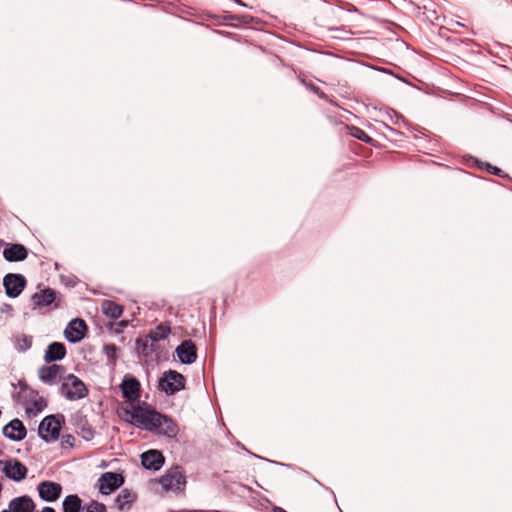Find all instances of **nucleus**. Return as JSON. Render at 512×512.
Returning <instances> with one entry per match:
<instances>
[{"instance_id": "7", "label": "nucleus", "mask_w": 512, "mask_h": 512, "mask_svg": "<svg viewBox=\"0 0 512 512\" xmlns=\"http://www.w3.org/2000/svg\"><path fill=\"white\" fill-rule=\"evenodd\" d=\"M153 431L169 438H174L177 436L179 428L171 418L158 412L153 425Z\"/></svg>"}, {"instance_id": "19", "label": "nucleus", "mask_w": 512, "mask_h": 512, "mask_svg": "<svg viewBox=\"0 0 512 512\" xmlns=\"http://www.w3.org/2000/svg\"><path fill=\"white\" fill-rule=\"evenodd\" d=\"M9 510L11 512H34L35 503L30 496L22 495L9 502Z\"/></svg>"}, {"instance_id": "10", "label": "nucleus", "mask_w": 512, "mask_h": 512, "mask_svg": "<svg viewBox=\"0 0 512 512\" xmlns=\"http://www.w3.org/2000/svg\"><path fill=\"white\" fill-rule=\"evenodd\" d=\"M39 497L45 502H55L62 493V486L53 481H42L37 486Z\"/></svg>"}, {"instance_id": "13", "label": "nucleus", "mask_w": 512, "mask_h": 512, "mask_svg": "<svg viewBox=\"0 0 512 512\" xmlns=\"http://www.w3.org/2000/svg\"><path fill=\"white\" fill-rule=\"evenodd\" d=\"M3 435L11 441H21L27 435V429L21 420L15 418L3 427Z\"/></svg>"}, {"instance_id": "9", "label": "nucleus", "mask_w": 512, "mask_h": 512, "mask_svg": "<svg viewBox=\"0 0 512 512\" xmlns=\"http://www.w3.org/2000/svg\"><path fill=\"white\" fill-rule=\"evenodd\" d=\"M3 464V473L9 479L16 482H20L26 478L27 467L17 459H10L5 462L0 461Z\"/></svg>"}, {"instance_id": "18", "label": "nucleus", "mask_w": 512, "mask_h": 512, "mask_svg": "<svg viewBox=\"0 0 512 512\" xmlns=\"http://www.w3.org/2000/svg\"><path fill=\"white\" fill-rule=\"evenodd\" d=\"M66 356V347L62 342L50 343L44 354V360L47 363H53L62 360Z\"/></svg>"}, {"instance_id": "37", "label": "nucleus", "mask_w": 512, "mask_h": 512, "mask_svg": "<svg viewBox=\"0 0 512 512\" xmlns=\"http://www.w3.org/2000/svg\"><path fill=\"white\" fill-rule=\"evenodd\" d=\"M237 4L241 5V6H246V4H244L241 0H234Z\"/></svg>"}, {"instance_id": "36", "label": "nucleus", "mask_w": 512, "mask_h": 512, "mask_svg": "<svg viewBox=\"0 0 512 512\" xmlns=\"http://www.w3.org/2000/svg\"><path fill=\"white\" fill-rule=\"evenodd\" d=\"M387 129H388L391 133H393V134H398V131H397V130H395V129H393V128L389 127V126H387Z\"/></svg>"}, {"instance_id": "34", "label": "nucleus", "mask_w": 512, "mask_h": 512, "mask_svg": "<svg viewBox=\"0 0 512 512\" xmlns=\"http://www.w3.org/2000/svg\"><path fill=\"white\" fill-rule=\"evenodd\" d=\"M0 312L3 313V314H10V315H12L13 307H12V305H10L8 303H4L0 307Z\"/></svg>"}, {"instance_id": "23", "label": "nucleus", "mask_w": 512, "mask_h": 512, "mask_svg": "<svg viewBox=\"0 0 512 512\" xmlns=\"http://www.w3.org/2000/svg\"><path fill=\"white\" fill-rule=\"evenodd\" d=\"M136 494L128 489H123L116 497L115 503L119 510L124 511L129 509L131 504L135 501Z\"/></svg>"}, {"instance_id": "17", "label": "nucleus", "mask_w": 512, "mask_h": 512, "mask_svg": "<svg viewBox=\"0 0 512 512\" xmlns=\"http://www.w3.org/2000/svg\"><path fill=\"white\" fill-rule=\"evenodd\" d=\"M33 309L48 307L56 301V292L51 288L43 289L31 296Z\"/></svg>"}, {"instance_id": "39", "label": "nucleus", "mask_w": 512, "mask_h": 512, "mask_svg": "<svg viewBox=\"0 0 512 512\" xmlns=\"http://www.w3.org/2000/svg\"><path fill=\"white\" fill-rule=\"evenodd\" d=\"M1 512H11V511L8 509V510H2Z\"/></svg>"}, {"instance_id": "27", "label": "nucleus", "mask_w": 512, "mask_h": 512, "mask_svg": "<svg viewBox=\"0 0 512 512\" xmlns=\"http://www.w3.org/2000/svg\"><path fill=\"white\" fill-rule=\"evenodd\" d=\"M347 129L349 130V134L356 139H359L365 143H371L373 141V139L364 130L358 127L350 126L347 127Z\"/></svg>"}, {"instance_id": "4", "label": "nucleus", "mask_w": 512, "mask_h": 512, "mask_svg": "<svg viewBox=\"0 0 512 512\" xmlns=\"http://www.w3.org/2000/svg\"><path fill=\"white\" fill-rule=\"evenodd\" d=\"M185 387V377L175 371L168 370L163 373L158 381L159 390L165 392L166 395H174Z\"/></svg>"}, {"instance_id": "28", "label": "nucleus", "mask_w": 512, "mask_h": 512, "mask_svg": "<svg viewBox=\"0 0 512 512\" xmlns=\"http://www.w3.org/2000/svg\"><path fill=\"white\" fill-rule=\"evenodd\" d=\"M118 347L115 344H107L103 347V352L107 357L109 364H114L118 357Z\"/></svg>"}, {"instance_id": "25", "label": "nucleus", "mask_w": 512, "mask_h": 512, "mask_svg": "<svg viewBox=\"0 0 512 512\" xmlns=\"http://www.w3.org/2000/svg\"><path fill=\"white\" fill-rule=\"evenodd\" d=\"M170 326L164 323H160L157 325L154 329H152L149 333V338L153 342H157L160 340H163L167 338V336L170 334Z\"/></svg>"}, {"instance_id": "14", "label": "nucleus", "mask_w": 512, "mask_h": 512, "mask_svg": "<svg viewBox=\"0 0 512 512\" xmlns=\"http://www.w3.org/2000/svg\"><path fill=\"white\" fill-rule=\"evenodd\" d=\"M122 396L130 402L140 397V382L133 376L126 375L121 383Z\"/></svg>"}, {"instance_id": "8", "label": "nucleus", "mask_w": 512, "mask_h": 512, "mask_svg": "<svg viewBox=\"0 0 512 512\" xmlns=\"http://www.w3.org/2000/svg\"><path fill=\"white\" fill-rule=\"evenodd\" d=\"M98 482L100 493L108 495L123 485L124 478L121 474L106 472L100 476Z\"/></svg>"}, {"instance_id": "32", "label": "nucleus", "mask_w": 512, "mask_h": 512, "mask_svg": "<svg viewBox=\"0 0 512 512\" xmlns=\"http://www.w3.org/2000/svg\"><path fill=\"white\" fill-rule=\"evenodd\" d=\"M86 512H106V506L97 501H92L86 508Z\"/></svg>"}, {"instance_id": "5", "label": "nucleus", "mask_w": 512, "mask_h": 512, "mask_svg": "<svg viewBox=\"0 0 512 512\" xmlns=\"http://www.w3.org/2000/svg\"><path fill=\"white\" fill-rule=\"evenodd\" d=\"M159 483L165 491L179 492L185 488L186 478L182 469L176 466L167 470L159 479Z\"/></svg>"}, {"instance_id": "31", "label": "nucleus", "mask_w": 512, "mask_h": 512, "mask_svg": "<svg viewBox=\"0 0 512 512\" xmlns=\"http://www.w3.org/2000/svg\"><path fill=\"white\" fill-rule=\"evenodd\" d=\"M80 435L81 437L86 440L90 441L94 437V431L90 426H87L86 423L83 424L81 427Z\"/></svg>"}, {"instance_id": "1", "label": "nucleus", "mask_w": 512, "mask_h": 512, "mask_svg": "<svg viewBox=\"0 0 512 512\" xmlns=\"http://www.w3.org/2000/svg\"><path fill=\"white\" fill-rule=\"evenodd\" d=\"M126 415H129L131 420L130 423L134 426H143L149 431H153V425L158 414L157 411L152 410L149 407H141L138 405H132L131 408L124 409Z\"/></svg>"}, {"instance_id": "16", "label": "nucleus", "mask_w": 512, "mask_h": 512, "mask_svg": "<svg viewBox=\"0 0 512 512\" xmlns=\"http://www.w3.org/2000/svg\"><path fill=\"white\" fill-rule=\"evenodd\" d=\"M3 257L8 262L23 261L28 256V249L19 243H4Z\"/></svg>"}, {"instance_id": "3", "label": "nucleus", "mask_w": 512, "mask_h": 512, "mask_svg": "<svg viewBox=\"0 0 512 512\" xmlns=\"http://www.w3.org/2000/svg\"><path fill=\"white\" fill-rule=\"evenodd\" d=\"M61 421L55 415H48L42 419L38 427L39 437L46 443H54L59 439Z\"/></svg>"}, {"instance_id": "21", "label": "nucleus", "mask_w": 512, "mask_h": 512, "mask_svg": "<svg viewBox=\"0 0 512 512\" xmlns=\"http://www.w3.org/2000/svg\"><path fill=\"white\" fill-rule=\"evenodd\" d=\"M83 509L82 500L76 494L67 495L62 502L63 512H81Z\"/></svg>"}, {"instance_id": "20", "label": "nucleus", "mask_w": 512, "mask_h": 512, "mask_svg": "<svg viewBox=\"0 0 512 512\" xmlns=\"http://www.w3.org/2000/svg\"><path fill=\"white\" fill-rule=\"evenodd\" d=\"M62 369L63 367L57 364L42 366L38 371L39 379L45 384L53 385Z\"/></svg>"}, {"instance_id": "12", "label": "nucleus", "mask_w": 512, "mask_h": 512, "mask_svg": "<svg viewBox=\"0 0 512 512\" xmlns=\"http://www.w3.org/2000/svg\"><path fill=\"white\" fill-rule=\"evenodd\" d=\"M179 361L182 364H192L197 359V348L192 340L182 341L175 350Z\"/></svg>"}, {"instance_id": "2", "label": "nucleus", "mask_w": 512, "mask_h": 512, "mask_svg": "<svg viewBox=\"0 0 512 512\" xmlns=\"http://www.w3.org/2000/svg\"><path fill=\"white\" fill-rule=\"evenodd\" d=\"M60 392L67 400L75 401L85 398L88 395V388L80 378L69 374L64 378Z\"/></svg>"}, {"instance_id": "26", "label": "nucleus", "mask_w": 512, "mask_h": 512, "mask_svg": "<svg viewBox=\"0 0 512 512\" xmlns=\"http://www.w3.org/2000/svg\"><path fill=\"white\" fill-rule=\"evenodd\" d=\"M470 159L473 160L480 169H485L490 174L497 175L499 177L505 176V173L500 168L493 166L490 163L479 161L473 157H470Z\"/></svg>"}, {"instance_id": "33", "label": "nucleus", "mask_w": 512, "mask_h": 512, "mask_svg": "<svg viewBox=\"0 0 512 512\" xmlns=\"http://www.w3.org/2000/svg\"><path fill=\"white\" fill-rule=\"evenodd\" d=\"M75 438L71 434H65L61 438V445L62 447L70 446L73 447Z\"/></svg>"}, {"instance_id": "35", "label": "nucleus", "mask_w": 512, "mask_h": 512, "mask_svg": "<svg viewBox=\"0 0 512 512\" xmlns=\"http://www.w3.org/2000/svg\"><path fill=\"white\" fill-rule=\"evenodd\" d=\"M391 113L396 118V120L394 121L395 124H398L400 122H405L404 117L402 115L398 114L396 111L392 110Z\"/></svg>"}, {"instance_id": "11", "label": "nucleus", "mask_w": 512, "mask_h": 512, "mask_svg": "<svg viewBox=\"0 0 512 512\" xmlns=\"http://www.w3.org/2000/svg\"><path fill=\"white\" fill-rule=\"evenodd\" d=\"M86 330L85 321L75 318L68 323L64 330V336L70 343H78L84 338Z\"/></svg>"}, {"instance_id": "24", "label": "nucleus", "mask_w": 512, "mask_h": 512, "mask_svg": "<svg viewBox=\"0 0 512 512\" xmlns=\"http://www.w3.org/2000/svg\"><path fill=\"white\" fill-rule=\"evenodd\" d=\"M32 336L26 334H17L14 336V347L18 352H26L32 346Z\"/></svg>"}, {"instance_id": "29", "label": "nucleus", "mask_w": 512, "mask_h": 512, "mask_svg": "<svg viewBox=\"0 0 512 512\" xmlns=\"http://www.w3.org/2000/svg\"><path fill=\"white\" fill-rule=\"evenodd\" d=\"M45 406H46L45 401L42 398H39V399H36L31 402L29 407H27V411L35 413V414L40 413L44 409Z\"/></svg>"}, {"instance_id": "6", "label": "nucleus", "mask_w": 512, "mask_h": 512, "mask_svg": "<svg viewBox=\"0 0 512 512\" xmlns=\"http://www.w3.org/2000/svg\"><path fill=\"white\" fill-rule=\"evenodd\" d=\"M26 278L22 274L8 273L3 278L5 293L10 298L18 297L25 289Z\"/></svg>"}, {"instance_id": "30", "label": "nucleus", "mask_w": 512, "mask_h": 512, "mask_svg": "<svg viewBox=\"0 0 512 512\" xmlns=\"http://www.w3.org/2000/svg\"><path fill=\"white\" fill-rule=\"evenodd\" d=\"M301 83L305 85L307 89L312 91L313 93L317 94L322 99H327V95L319 89V87L315 86L312 83L306 82L304 79H301Z\"/></svg>"}, {"instance_id": "22", "label": "nucleus", "mask_w": 512, "mask_h": 512, "mask_svg": "<svg viewBox=\"0 0 512 512\" xmlns=\"http://www.w3.org/2000/svg\"><path fill=\"white\" fill-rule=\"evenodd\" d=\"M101 311L107 317L118 319L123 313V307L112 300H104L101 303Z\"/></svg>"}, {"instance_id": "15", "label": "nucleus", "mask_w": 512, "mask_h": 512, "mask_svg": "<svg viewBox=\"0 0 512 512\" xmlns=\"http://www.w3.org/2000/svg\"><path fill=\"white\" fill-rule=\"evenodd\" d=\"M164 463L165 458L158 450H148L141 455V464L147 470L158 471Z\"/></svg>"}, {"instance_id": "38", "label": "nucleus", "mask_w": 512, "mask_h": 512, "mask_svg": "<svg viewBox=\"0 0 512 512\" xmlns=\"http://www.w3.org/2000/svg\"><path fill=\"white\" fill-rule=\"evenodd\" d=\"M119 325H120L121 327H124V326H126V325H127V322H125V321H121V322L119 323Z\"/></svg>"}]
</instances>
